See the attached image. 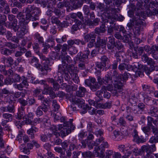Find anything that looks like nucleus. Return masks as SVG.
<instances>
[{"label":"nucleus","instance_id":"1","mask_svg":"<svg viewBox=\"0 0 158 158\" xmlns=\"http://www.w3.org/2000/svg\"><path fill=\"white\" fill-rule=\"evenodd\" d=\"M26 17L21 12L17 15L19 25L27 24L30 21H34L39 19V16L41 13L40 9L34 5H29L25 11Z\"/></svg>","mask_w":158,"mask_h":158},{"label":"nucleus","instance_id":"2","mask_svg":"<svg viewBox=\"0 0 158 158\" xmlns=\"http://www.w3.org/2000/svg\"><path fill=\"white\" fill-rule=\"evenodd\" d=\"M50 129L53 131L54 135L57 137L59 136L62 137L65 136L66 134L68 135L71 133V129L69 128H67L66 127H59L58 128L55 125H52L50 128Z\"/></svg>","mask_w":158,"mask_h":158},{"label":"nucleus","instance_id":"3","mask_svg":"<svg viewBox=\"0 0 158 158\" xmlns=\"http://www.w3.org/2000/svg\"><path fill=\"white\" fill-rule=\"evenodd\" d=\"M130 133L133 137V140L138 143H143L145 141V139L143 137L141 136L139 137L138 135V132L135 127H133L132 128H129Z\"/></svg>","mask_w":158,"mask_h":158},{"label":"nucleus","instance_id":"4","mask_svg":"<svg viewBox=\"0 0 158 158\" xmlns=\"http://www.w3.org/2000/svg\"><path fill=\"white\" fill-rule=\"evenodd\" d=\"M104 93H103V90L102 89L100 90L97 91L96 93V94L97 96V98H96V101L98 102L99 101L102 100L103 99V96L104 98L107 99L109 98L110 97V93L106 91H104Z\"/></svg>","mask_w":158,"mask_h":158},{"label":"nucleus","instance_id":"5","mask_svg":"<svg viewBox=\"0 0 158 158\" xmlns=\"http://www.w3.org/2000/svg\"><path fill=\"white\" fill-rule=\"evenodd\" d=\"M55 150L56 152L60 153L61 158H69L71 156L72 153L70 149L67 150L66 149H55Z\"/></svg>","mask_w":158,"mask_h":158},{"label":"nucleus","instance_id":"6","mask_svg":"<svg viewBox=\"0 0 158 158\" xmlns=\"http://www.w3.org/2000/svg\"><path fill=\"white\" fill-rule=\"evenodd\" d=\"M48 110L47 106L45 104H43L38 107L35 111L36 114L38 116H41L43 114V111L46 112Z\"/></svg>","mask_w":158,"mask_h":158},{"label":"nucleus","instance_id":"7","mask_svg":"<svg viewBox=\"0 0 158 158\" xmlns=\"http://www.w3.org/2000/svg\"><path fill=\"white\" fill-rule=\"evenodd\" d=\"M107 40L105 39H101L100 37L97 38V41L95 43V46L97 48H106Z\"/></svg>","mask_w":158,"mask_h":158},{"label":"nucleus","instance_id":"8","mask_svg":"<svg viewBox=\"0 0 158 158\" xmlns=\"http://www.w3.org/2000/svg\"><path fill=\"white\" fill-rule=\"evenodd\" d=\"M137 110H133V113L136 114H141L144 111L146 106L143 103H140L137 105Z\"/></svg>","mask_w":158,"mask_h":158},{"label":"nucleus","instance_id":"9","mask_svg":"<svg viewBox=\"0 0 158 158\" xmlns=\"http://www.w3.org/2000/svg\"><path fill=\"white\" fill-rule=\"evenodd\" d=\"M96 37V35L94 33L85 34L84 36V40H83L85 42V44L86 43L89 42L90 40L95 39Z\"/></svg>","mask_w":158,"mask_h":158},{"label":"nucleus","instance_id":"10","mask_svg":"<svg viewBox=\"0 0 158 158\" xmlns=\"http://www.w3.org/2000/svg\"><path fill=\"white\" fill-rule=\"evenodd\" d=\"M43 93L44 94H48L50 95H54V93L53 91L52 88L49 86L47 84L45 85L44 86V89L43 91Z\"/></svg>","mask_w":158,"mask_h":158},{"label":"nucleus","instance_id":"11","mask_svg":"<svg viewBox=\"0 0 158 158\" xmlns=\"http://www.w3.org/2000/svg\"><path fill=\"white\" fill-rule=\"evenodd\" d=\"M38 129L34 126L27 131V134L29 135V137L31 139H33L35 138L34 133L37 132Z\"/></svg>","mask_w":158,"mask_h":158},{"label":"nucleus","instance_id":"12","mask_svg":"<svg viewBox=\"0 0 158 158\" xmlns=\"http://www.w3.org/2000/svg\"><path fill=\"white\" fill-rule=\"evenodd\" d=\"M68 65L67 64H64L62 63L61 64H60L58 66V72L62 74L64 73L66 71H68Z\"/></svg>","mask_w":158,"mask_h":158},{"label":"nucleus","instance_id":"13","mask_svg":"<svg viewBox=\"0 0 158 158\" xmlns=\"http://www.w3.org/2000/svg\"><path fill=\"white\" fill-rule=\"evenodd\" d=\"M53 13L56 16L59 18H61L64 17L65 11L61 10L58 8H55L53 10Z\"/></svg>","mask_w":158,"mask_h":158},{"label":"nucleus","instance_id":"14","mask_svg":"<svg viewBox=\"0 0 158 158\" xmlns=\"http://www.w3.org/2000/svg\"><path fill=\"white\" fill-rule=\"evenodd\" d=\"M114 88L115 89L118 90V91H121L123 89V83L120 80H118L116 81H114Z\"/></svg>","mask_w":158,"mask_h":158},{"label":"nucleus","instance_id":"15","mask_svg":"<svg viewBox=\"0 0 158 158\" xmlns=\"http://www.w3.org/2000/svg\"><path fill=\"white\" fill-rule=\"evenodd\" d=\"M118 69L120 71L124 70L125 69L128 71H130L131 69V65L127 64L125 63H122L118 66Z\"/></svg>","mask_w":158,"mask_h":158},{"label":"nucleus","instance_id":"16","mask_svg":"<svg viewBox=\"0 0 158 158\" xmlns=\"http://www.w3.org/2000/svg\"><path fill=\"white\" fill-rule=\"evenodd\" d=\"M112 73L111 72H108L106 75L104 77V80L106 82V83H113L114 81L112 80Z\"/></svg>","mask_w":158,"mask_h":158},{"label":"nucleus","instance_id":"17","mask_svg":"<svg viewBox=\"0 0 158 158\" xmlns=\"http://www.w3.org/2000/svg\"><path fill=\"white\" fill-rule=\"evenodd\" d=\"M87 92L86 89L83 87H80L79 90L76 92V95L77 96L82 97L84 96Z\"/></svg>","mask_w":158,"mask_h":158},{"label":"nucleus","instance_id":"18","mask_svg":"<svg viewBox=\"0 0 158 158\" xmlns=\"http://www.w3.org/2000/svg\"><path fill=\"white\" fill-rule=\"evenodd\" d=\"M108 39L107 47L109 49H111L113 48L116 42H115V39L113 36L109 37Z\"/></svg>","mask_w":158,"mask_h":158},{"label":"nucleus","instance_id":"19","mask_svg":"<svg viewBox=\"0 0 158 158\" xmlns=\"http://www.w3.org/2000/svg\"><path fill=\"white\" fill-rule=\"evenodd\" d=\"M94 151V155H97V156L103 158L105 156L104 154L105 150L103 149H95Z\"/></svg>","mask_w":158,"mask_h":158},{"label":"nucleus","instance_id":"20","mask_svg":"<svg viewBox=\"0 0 158 158\" xmlns=\"http://www.w3.org/2000/svg\"><path fill=\"white\" fill-rule=\"evenodd\" d=\"M103 21L104 23H108V22H109L110 25L108 28V33L109 34H111L113 31V28L115 27V24L113 23V22H110V21L109 20L108 21V19L103 20Z\"/></svg>","mask_w":158,"mask_h":158},{"label":"nucleus","instance_id":"21","mask_svg":"<svg viewBox=\"0 0 158 158\" xmlns=\"http://www.w3.org/2000/svg\"><path fill=\"white\" fill-rule=\"evenodd\" d=\"M2 62L7 66L11 65L13 63V59L11 57L7 58L4 57L2 59Z\"/></svg>","mask_w":158,"mask_h":158},{"label":"nucleus","instance_id":"22","mask_svg":"<svg viewBox=\"0 0 158 158\" xmlns=\"http://www.w3.org/2000/svg\"><path fill=\"white\" fill-rule=\"evenodd\" d=\"M105 24H102L100 27H97L95 29V33L98 35H100L101 33H104L106 31Z\"/></svg>","mask_w":158,"mask_h":158},{"label":"nucleus","instance_id":"23","mask_svg":"<svg viewBox=\"0 0 158 158\" xmlns=\"http://www.w3.org/2000/svg\"><path fill=\"white\" fill-rule=\"evenodd\" d=\"M62 60V62L64 64H68L71 63L72 61V60L71 57L68 55L66 56H61Z\"/></svg>","mask_w":158,"mask_h":158},{"label":"nucleus","instance_id":"24","mask_svg":"<svg viewBox=\"0 0 158 158\" xmlns=\"http://www.w3.org/2000/svg\"><path fill=\"white\" fill-rule=\"evenodd\" d=\"M27 148H31V147H35L37 148H40V146L37 141L35 140H32L31 143H28L27 144Z\"/></svg>","mask_w":158,"mask_h":158},{"label":"nucleus","instance_id":"25","mask_svg":"<svg viewBox=\"0 0 158 158\" xmlns=\"http://www.w3.org/2000/svg\"><path fill=\"white\" fill-rule=\"evenodd\" d=\"M142 59L143 61L147 62L148 64L152 65L154 64V62L153 60L148 57L146 54H144L143 55Z\"/></svg>","mask_w":158,"mask_h":158},{"label":"nucleus","instance_id":"26","mask_svg":"<svg viewBox=\"0 0 158 158\" xmlns=\"http://www.w3.org/2000/svg\"><path fill=\"white\" fill-rule=\"evenodd\" d=\"M158 110V109L157 108L153 106L151 107L148 111V113L151 116L156 117V113L157 112Z\"/></svg>","mask_w":158,"mask_h":158},{"label":"nucleus","instance_id":"27","mask_svg":"<svg viewBox=\"0 0 158 158\" xmlns=\"http://www.w3.org/2000/svg\"><path fill=\"white\" fill-rule=\"evenodd\" d=\"M24 112L23 108L21 107L18 110V112L17 115H15L16 118L18 119H20L22 118Z\"/></svg>","mask_w":158,"mask_h":158},{"label":"nucleus","instance_id":"28","mask_svg":"<svg viewBox=\"0 0 158 158\" xmlns=\"http://www.w3.org/2000/svg\"><path fill=\"white\" fill-rule=\"evenodd\" d=\"M128 33H127V35H124L123 36V39L122 40L124 42L127 43L130 40L129 38H131V37L132 35V34L131 32L129 31H128Z\"/></svg>","mask_w":158,"mask_h":158},{"label":"nucleus","instance_id":"29","mask_svg":"<svg viewBox=\"0 0 158 158\" xmlns=\"http://www.w3.org/2000/svg\"><path fill=\"white\" fill-rule=\"evenodd\" d=\"M61 46L62 50L60 56H65L67 54V49L68 50V45L66 44H64Z\"/></svg>","mask_w":158,"mask_h":158},{"label":"nucleus","instance_id":"30","mask_svg":"<svg viewBox=\"0 0 158 158\" xmlns=\"http://www.w3.org/2000/svg\"><path fill=\"white\" fill-rule=\"evenodd\" d=\"M137 3L136 6L135 8V10H138L140 8L142 9H144L145 7L143 6V4L142 0H137Z\"/></svg>","mask_w":158,"mask_h":158},{"label":"nucleus","instance_id":"31","mask_svg":"<svg viewBox=\"0 0 158 158\" xmlns=\"http://www.w3.org/2000/svg\"><path fill=\"white\" fill-rule=\"evenodd\" d=\"M95 81H96L95 78L89 77V79H87L85 80V84L88 86L90 87L93 83L95 82Z\"/></svg>","mask_w":158,"mask_h":158},{"label":"nucleus","instance_id":"32","mask_svg":"<svg viewBox=\"0 0 158 158\" xmlns=\"http://www.w3.org/2000/svg\"><path fill=\"white\" fill-rule=\"evenodd\" d=\"M82 155L85 158H94V155L89 151L83 152Z\"/></svg>","mask_w":158,"mask_h":158},{"label":"nucleus","instance_id":"33","mask_svg":"<svg viewBox=\"0 0 158 158\" xmlns=\"http://www.w3.org/2000/svg\"><path fill=\"white\" fill-rule=\"evenodd\" d=\"M113 77V81H116L118 80H122L121 78V75H119L117 72L116 70H114L113 72L112 77Z\"/></svg>","mask_w":158,"mask_h":158},{"label":"nucleus","instance_id":"34","mask_svg":"<svg viewBox=\"0 0 158 158\" xmlns=\"http://www.w3.org/2000/svg\"><path fill=\"white\" fill-rule=\"evenodd\" d=\"M50 56L51 58L53 60H59L61 57L58 53L55 52H52Z\"/></svg>","mask_w":158,"mask_h":158},{"label":"nucleus","instance_id":"35","mask_svg":"<svg viewBox=\"0 0 158 158\" xmlns=\"http://www.w3.org/2000/svg\"><path fill=\"white\" fill-rule=\"evenodd\" d=\"M2 116L4 118L9 122H10L12 120L13 116L11 114L8 113H5L2 114Z\"/></svg>","mask_w":158,"mask_h":158},{"label":"nucleus","instance_id":"36","mask_svg":"<svg viewBox=\"0 0 158 158\" xmlns=\"http://www.w3.org/2000/svg\"><path fill=\"white\" fill-rule=\"evenodd\" d=\"M68 51H69V54L71 55H75L77 54L78 52L77 48L74 46H69Z\"/></svg>","mask_w":158,"mask_h":158},{"label":"nucleus","instance_id":"37","mask_svg":"<svg viewBox=\"0 0 158 158\" xmlns=\"http://www.w3.org/2000/svg\"><path fill=\"white\" fill-rule=\"evenodd\" d=\"M68 71H70L71 72L70 73H75L78 72L77 67H75L73 64L68 65Z\"/></svg>","mask_w":158,"mask_h":158},{"label":"nucleus","instance_id":"38","mask_svg":"<svg viewBox=\"0 0 158 158\" xmlns=\"http://www.w3.org/2000/svg\"><path fill=\"white\" fill-rule=\"evenodd\" d=\"M77 73H70V74L74 82L78 84L79 82V79Z\"/></svg>","mask_w":158,"mask_h":158},{"label":"nucleus","instance_id":"39","mask_svg":"<svg viewBox=\"0 0 158 158\" xmlns=\"http://www.w3.org/2000/svg\"><path fill=\"white\" fill-rule=\"evenodd\" d=\"M34 38L36 40H38V41L40 44L44 43L43 38L40 36L39 34L38 33L35 34L34 35Z\"/></svg>","mask_w":158,"mask_h":158},{"label":"nucleus","instance_id":"40","mask_svg":"<svg viewBox=\"0 0 158 158\" xmlns=\"http://www.w3.org/2000/svg\"><path fill=\"white\" fill-rule=\"evenodd\" d=\"M1 53L3 55L8 56L10 55L12 53V51L6 48H4L1 50Z\"/></svg>","mask_w":158,"mask_h":158},{"label":"nucleus","instance_id":"41","mask_svg":"<svg viewBox=\"0 0 158 158\" xmlns=\"http://www.w3.org/2000/svg\"><path fill=\"white\" fill-rule=\"evenodd\" d=\"M12 3L10 4V6L11 7L16 6L19 8H21L22 6L21 4L15 0H11Z\"/></svg>","mask_w":158,"mask_h":158},{"label":"nucleus","instance_id":"42","mask_svg":"<svg viewBox=\"0 0 158 158\" xmlns=\"http://www.w3.org/2000/svg\"><path fill=\"white\" fill-rule=\"evenodd\" d=\"M73 101L74 102L75 104H79L81 105H82L85 103V101L83 99L81 98H73Z\"/></svg>","mask_w":158,"mask_h":158},{"label":"nucleus","instance_id":"43","mask_svg":"<svg viewBox=\"0 0 158 158\" xmlns=\"http://www.w3.org/2000/svg\"><path fill=\"white\" fill-rule=\"evenodd\" d=\"M100 86L96 81L90 86V88L93 91H95L100 88Z\"/></svg>","mask_w":158,"mask_h":158},{"label":"nucleus","instance_id":"44","mask_svg":"<svg viewBox=\"0 0 158 158\" xmlns=\"http://www.w3.org/2000/svg\"><path fill=\"white\" fill-rule=\"evenodd\" d=\"M6 20V16L4 15L0 14V26H3L5 23V22Z\"/></svg>","mask_w":158,"mask_h":158},{"label":"nucleus","instance_id":"45","mask_svg":"<svg viewBox=\"0 0 158 158\" xmlns=\"http://www.w3.org/2000/svg\"><path fill=\"white\" fill-rule=\"evenodd\" d=\"M23 123L28 125L31 124L32 123V121L28 117L27 115H25L23 118Z\"/></svg>","mask_w":158,"mask_h":158},{"label":"nucleus","instance_id":"46","mask_svg":"<svg viewBox=\"0 0 158 158\" xmlns=\"http://www.w3.org/2000/svg\"><path fill=\"white\" fill-rule=\"evenodd\" d=\"M20 51H17L15 54V56L16 57H19L21 56L23 53H24L26 51V49L24 48H21Z\"/></svg>","mask_w":158,"mask_h":158},{"label":"nucleus","instance_id":"47","mask_svg":"<svg viewBox=\"0 0 158 158\" xmlns=\"http://www.w3.org/2000/svg\"><path fill=\"white\" fill-rule=\"evenodd\" d=\"M58 17H56L55 16H52L51 18V22L52 24H59L60 23Z\"/></svg>","mask_w":158,"mask_h":158},{"label":"nucleus","instance_id":"48","mask_svg":"<svg viewBox=\"0 0 158 158\" xmlns=\"http://www.w3.org/2000/svg\"><path fill=\"white\" fill-rule=\"evenodd\" d=\"M51 115L54 117V121H56L60 119L61 114L59 112H57L56 113H52Z\"/></svg>","mask_w":158,"mask_h":158},{"label":"nucleus","instance_id":"49","mask_svg":"<svg viewBox=\"0 0 158 158\" xmlns=\"http://www.w3.org/2000/svg\"><path fill=\"white\" fill-rule=\"evenodd\" d=\"M151 126L147 125L146 126H144L142 128V130L143 132L147 136H148L149 132L150 131V127Z\"/></svg>","mask_w":158,"mask_h":158},{"label":"nucleus","instance_id":"50","mask_svg":"<svg viewBox=\"0 0 158 158\" xmlns=\"http://www.w3.org/2000/svg\"><path fill=\"white\" fill-rule=\"evenodd\" d=\"M113 134L115 137L116 140H119L122 138L121 135V133L118 131H114Z\"/></svg>","mask_w":158,"mask_h":158},{"label":"nucleus","instance_id":"51","mask_svg":"<svg viewBox=\"0 0 158 158\" xmlns=\"http://www.w3.org/2000/svg\"><path fill=\"white\" fill-rule=\"evenodd\" d=\"M25 94L21 92H17L15 93L14 95V97L15 98H23L25 97Z\"/></svg>","mask_w":158,"mask_h":158},{"label":"nucleus","instance_id":"52","mask_svg":"<svg viewBox=\"0 0 158 158\" xmlns=\"http://www.w3.org/2000/svg\"><path fill=\"white\" fill-rule=\"evenodd\" d=\"M74 2V4L76 5L75 8L77 9L81 7L83 4V0H73Z\"/></svg>","mask_w":158,"mask_h":158},{"label":"nucleus","instance_id":"53","mask_svg":"<svg viewBox=\"0 0 158 158\" xmlns=\"http://www.w3.org/2000/svg\"><path fill=\"white\" fill-rule=\"evenodd\" d=\"M131 70H133L134 71H136L140 68L139 63L137 62H134L132 65H131Z\"/></svg>","mask_w":158,"mask_h":158},{"label":"nucleus","instance_id":"54","mask_svg":"<svg viewBox=\"0 0 158 158\" xmlns=\"http://www.w3.org/2000/svg\"><path fill=\"white\" fill-rule=\"evenodd\" d=\"M21 78L20 76L17 74H14L12 76V79L14 80V82H19L20 81Z\"/></svg>","mask_w":158,"mask_h":158},{"label":"nucleus","instance_id":"55","mask_svg":"<svg viewBox=\"0 0 158 158\" xmlns=\"http://www.w3.org/2000/svg\"><path fill=\"white\" fill-rule=\"evenodd\" d=\"M96 66L97 68L100 69L99 71H100L98 74L99 75L100 74L101 71L103 70L104 67L106 66L101 62H97Z\"/></svg>","mask_w":158,"mask_h":158},{"label":"nucleus","instance_id":"56","mask_svg":"<svg viewBox=\"0 0 158 158\" xmlns=\"http://www.w3.org/2000/svg\"><path fill=\"white\" fill-rule=\"evenodd\" d=\"M20 25L21 28L19 31L23 33V34L25 35L27 32V24Z\"/></svg>","mask_w":158,"mask_h":158},{"label":"nucleus","instance_id":"57","mask_svg":"<svg viewBox=\"0 0 158 158\" xmlns=\"http://www.w3.org/2000/svg\"><path fill=\"white\" fill-rule=\"evenodd\" d=\"M21 80L22 81L21 83H22L25 87H27L29 85L27 77L24 76H23L21 77Z\"/></svg>","mask_w":158,"mask_h":158},{"label":"nucleus","instance_id":"58","mask_svg":"<svg viewBox=\"0 0 158 158\" xmlns=\"http://www.w3.org/2000/svg\"><path fill=\"white\" fill-rule=\"evenodd\" d=\"M88 142L87 140H83L81 142V144H79L77 145V148H85V147H86V146L87 145H88V144L87 143Z\"/></svg>","mask_w":158,"mask_h":158},{"label":"nucleus","instance_id":"59","mask_svg":"<svg viewBox=\"0 0 158 158\" xmlns=\"http://www.w3.org/2000/svg\"><path fill=\"white\" fill-rule=\"evenodd\" d=\"M13 81H14V80L9 77L4 80L3 83L6 85H11L14 82Z\"/></svg>","mask_w":158,"mask_h":158},{"label":"nucleus","instance_id":"60","mask_svg":"<svg viewBox=\"0 0 158 158\" xmlns=\"http://www.w3.org/2000/svg\"><path fill=\"white\" fill-rule=\"evenodd\" d=\"M144 101L146 104L148 105H150L152 103V100L150 97L147 96L144 97Z\"/></svg>","mask_w":158,"mask_h":158},{"label":"nucleus","instance_id":"61","mask_svg":"<svg viewBox=\"0 0 158 158\" xmlns=\"http://www.w3.org/2000/svg\"><path fill=\"white\" fill-rule=\"evenodd\" d=\"M149 141L150 143H158V135H154L152 137Z\"/></svg>","mask_w":158,"mask_h":158},{"label":"nucleus","instance_id":"62","mask_svg":"<svg viewBox=\"0 0 158 158\" xmlns=\"http://www.w3.org/2000/svg\"><path fill=\"white\" fill-rule=\"evenodd\" d=\"M52 106L53 107L54 110L55 112L58 111L60 108V106L57 104V102L56 100H53Z\"/></svg>","mask_w":158,"mask_h":158},{"label":"nucleus","instance_id":"63","mask_svg":"<svg viewBox=\"0 0 158 158\" xmlns=\"http://www.w3.org/2000/svg\"><path fill=\"white\" fill-rule=\"evenodd\" d=\"M33 48L35 52L38 54L40 53V48L38 44L37 43H35L33 46Z\"/></svg>","mask_w":158,"mask_h":158},{"label":"nucleus","instance_id":"64","mask_svg":"<svg viewBox=\"0 0 158 158\" xmlns=\"http://www.w3.org/2000/svg\"><path fill=\"white\" fill-rule=\"evenodd\" d=\"M133 19L136 25L138 26L139 25L142 24L143 23L142 20L139 19L138 17H134Z\"/></svg>","mask_w":158,"mask_h":158}]
</instances>
